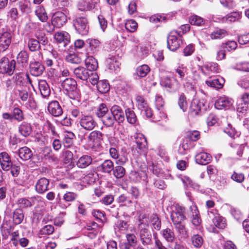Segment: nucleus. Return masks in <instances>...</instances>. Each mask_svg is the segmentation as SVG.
<instances>
[{
	"label": "nucleus",
	"mask_w": 249,
	"mask_h": 249,
	"mask_svg": "<svg viewBox=\"0 0 249 249\" xmlns=\"http://www.w3.org/2000/svg\"><path fill=\"white\" fill-rule=\"evenodd\" d=\"M185 212L184 207L177 205L173 208L171 213V218L175 229L179 234L184 236H187V234L184 222L186 219Z\"/></svg>",
	"instance_id": "1"
},
{
	"label": "nucleus",
	"mask_w": 249,
	"mask_h": 249,
	"mask_svg": "<svg viewBox=\"0 0 249 249\" xmlns=\"http://www.w3.org/2000/svg\"><path fill=\"white\" fill-rule=\"evenodd\" d=\"M62 88L68 92L70 98L78 100L80 97L79 90L77 89V82L73 78H67L62 83Z\"/></svg>",
	"instance_id": "2"
},
{
	"label": "nucleus",
	"mask_w": 249,
	"mask_h": 249,
	"mask_svg": "<svg viewBox=\"0 0 249 249\" xmlns=\"http://www.w3.org/2000/svg\"><path fill=\"white\" fill-rule=\"evenodd\" d=\"M29 54L24 50L21 51L18 54L15 60L17 71L22 72L25 70L28 65Z\"/></svg>",
	"instance_id": "3"
},
{
	"label": "nucleus",
	"mask_w": 249,
	"mask_h": 249,
	"mask_svg": "<svg viewBox=\"0 0 249 249\" xmlns=\"http://www.w3.org/2000/svg\"><path fill=\"white\" fill-rule=\"evenodd\" d=\"M15 60L9 61L8 58L3 57L0 60V73H7L9 75H12L14 71H17Z\"/></svg>",
	"instance_id": "4"
},
{
	"label": "nucleus",
	"mask_w": 249,
	"mask_h": 249,
	"mask_svg": "<svg viewBox=\"0 0 249 249\" xmlns=\"http://www.w3.org/2000/svg\"><path fill=\"white\" fill-rule=\"evenodd\" d=\"M181 35L177 31L171 32L167 37V47L172 51H176L179 47L182 41L180 39Z\"/></svg>",
	"instance_id": "5"
},
{
	"label": "nucleus",
	"mask_w": 249,
	"mask_h": 249,
	"mask_svg": "<svg viewBox=\"0 0 249 249\" xmlns=\"http://www.w3.org/2000/svg\"><path fill=\"white\" fill-rule=\"evenodd\" d=\"M80 125L84 129L91 131L96 126L97 123L91 115H82L79 121Z\"/></svg>",
	"instance_id": "6"
},
{
	"label": "nucleus",
	"mask_w": 249,
	"mask_h": 249,
	"mask_svg": "<svg viewBox=\"0 0 249 249\" xmlns=\"http://www.w3.org/2000/svg\"><path fill=\"white\" fill-rule=\"evenodd\" d=\"M73 26L79 34L86 35L89 32L87 19L83 17L76 18L73 20Z\"/></svg>",
	"instance_id": "7"
},
{
	"label": "nucleus",
	"mask_w": 249,
	"mask_h": 249,
	"mask_svg": "<svg viewBox=\"0 0 249 249\" xmlns=\"http://www.w3.org/2000/svg\"><path fill=\"white\" fill-rule=\"evenodd\" d=\"M110 111L118 124L122 123L124 121L125 111H124L120 106L116 105L112 106L110 108Z\"/></svg>",
	"instance_id": "8"
},
{
	"label": "nucleus",
	"mask_w": 249,
	"mask_h": 249,
	"mask_svg": "<svg viewBox=\"0 0 249 249\" xmlns=\"http://www.w3.org/2000/svg\"><path fill=\"white\" fill-rule=\"evenodd\" d=\"M13 162L9 155L6 152L0 153V165L4 171H8L11 168Z\"/></svg>",
	"instance_id": "9"
},
{
	"label": "nucleus",
	"mask_w": 249,
	"mask_h": 249,
	"mask_svg": "<svg viewBox=\"0 0 249 249\" xmlns=\"http://www.w3.org/2000/svg\"><path fill=\"white\" fill-rule=\"evenodd\" d=\"M52 23L56 26V28H60L67 22V16L62 12L58 11L53 14L52 17Z\"/></svg>",
	"instance_id": "10"
},
{
	"label": "nucleus",
	"mask_w": 249,
	"mask_h": 249,
	"mask_svg": "<svg viewBox=\"0 0 249 249\" xmlns=\"http://www.w3.org/2000/svg\"><path fill=\"white\" fill-rule=\"evenodd\" d=\"M11 34L7 32L0 35V52H3L8 48L11 43Z\"/></svg>",
	"instance_id": "11"
},
{
	"label": "nucleus",
	"mask_w": 249,
	"mask_h": 249,
	"mask_svg": "<svg viewBox=\"0 0 249 249\" xmlns=\"http://www.w3.org/2000/svg\"><path fill=\"white\" fill-rule=\"evenodd\" d=\"M139 237L143 245H149L152 244V235L148 229L140 228Z\"/></svg>",
	"instance_id": "12"
},
{
	"label": "nucleus",
	"mask_w": 249,
	"mask_h": 249,
	"mask_svg": "<svg viewBox=\"0 0 249 249\" xmlns=\"http://www.w3.org/2000/svg\"><path fill=\"white\" fill-rule=\"evenodd\" d=\"M48 110L54 117L60 116L63 114V109L57 101H53L49 104Z\"/></svg>",
	"instance_id": "13"
},
{
	"label": "nucleus",
	"mask_w": 249,
	"mask_h": 249,
	"mask_svg": "<svg viewBox=\"0 0 249 249\" xmlns=\"http://www.w3.org/2000/svg\"><path fill=\"white\" fill-rule=\"evenodd\" d=\"M45 70L44 66L39 62L34 61L30 64L31 73L35 76H38L42 74Z\"/></svg>",
	"instance_id": "14"
},
{
	"label": "nucleus",
	"mask_w": 249,
	"mask_h": 249,
	"mask_svg": "<svg viewBox=\"0 0 249 249\" xmlns=\"http://www.w3.org/2000/svg\"><path fill=\"white\" fill-rule=\"evenodd\" d=\"M49 180L45 178H40L36 184V190L39 194L44 193L49 189Z\"/></svg>",
	"instance_id": "15"
},
{
	"label": "nucleus",
	"mask_w": 249,
	"mask_h": 249,
	"mask_svg": "<svg viewBox=\"0 0 249 249\" xmlns=\"http://www.w3.org/2000/svg\"><path fill=\"white\" fill-rule=\"evenodd\" d=\"M203 104L198 99H194L190 104L189 107V112L192 116H196L199 114L201 111Z\"/></svg>",
	"instance_id": "16"
},
{
	"label": "nucleus",
	"mask_w": 249,
	"mask_h": 249,
	"mask_svg": "<svg viewBox=\"0 0 249 249\" xmlns=\"http://www.w3.org/2000/svg\"><path fill=\"white\" fill-rule=\"evenodd\" d=\"M54 38L57 42L63 43L64 47H66L70 42V36L65 31L57 32L54 34Z\"/></svg>",
	"instance_id": "17"
},
{
	"label": "nucleus",
	"mask_w": 249,
	"mask_h": 249,
	"mask_svg": "<svg viewBox=\"0 0 249 249\" xmlns=\"http://www.w3.org/2000/svg\"><path fill=\"white\" fill-rule=\"evenodd\" d=\"M232 100L227 97H219L215 102L214 106L218 109L229 107L232 105Z\"/></svg>",
	"instance_id": "18"
},
{
	"label": "nucleus",
	"mask_w": 249,
	"mask_h": 249,
	"mask_svg": "<svg viewBox=\"0 0 249 249\" xmlns=\"http://www.w3.org/2000/svg\"><path fill=\"white\" fill-rule=\"evenodd\" d=\"M89 71L83 67H78L74 69L73 73L77 78L82 80H87L89 77Z\"/></svg>",
	"instance_id": "19"
},
{
	"label": "nucleus",
	"mask_w": 249,
	"mask_h": 249,
	"mask_svg": "<svg viewBox=\"0 0 249 249\" xmlns=\"http://www.w3.org/2000/svg\"><path fill=\"white\" fill-rule=\"evenodd\" d=\"M191 211V218L192 224L196 227L199 226L201 223V219L199 216V213L196 205H192L190 207Z\"/></svg>",
	"instance_id": "20"
},
{
	"label": "nucleus",
	"mask_w": 249,
	"mask_h": 249,
	"mask_svg": "<svg viewBox=\"0 0 249 249\" xmlns=\"http://www.w3.org/2000/svg\"><path fill=\"white\" fill-rule=\"evenodd\" d=\"M18 131L19 133L22 136L28 137L32 131L31 124L26 122H23L19 125Z\"/></svg>",
	"instance_id": "21"
},
{
	"label": "nucleus",
	"mask_w": 249,
	"mask_h": 249,
	"mask_svg": "<svg viewBox=\"0 0 249 249\" xmlns=\"http://www.w3.org/2000/svg\"><path fill=\"white\" fill-rule=\"evenodd\" d=\"M92 161V159L89 155H85L81 156L76 162V165L79 168L83 169L90 165Z\"/></svg>",
	"instance_id": "22"
},
{
	"label": "nucleus",
	"mask_w": 249,
	"mask_h": 249,
	"mask_svg": "<svg viewBox=\"0 0 249 249\" xmlns=\"http://www.w3.org/2000/svg\"><path fill=\"white\" fill-rule=\"evenodd\" d=\"M211 156L205 152H201L196 156V162L202 165L208 164L211 161Z\"/></svg>",
	"instance_id": "23"
},
{
	"label": "nucleus",
	"mask_w": 249,
	"mask_h": 249,
	"mask_svg": "<svg viewBox=\"0 0 249 249\" xmlns=\"http://www.w3.org/2000/svg\"><path fill=\"white\" fill-rule=\"evenodd\" d=\"M18 154L19 158L23 160H30L33 156L32 151L27 146L20 148L18 150Z\"/></svg>",
	"instance_id": "24"
},
{
	"label": "nucleus",
	"mask_w": 249,
	"mask_h": 249,
	"mask_svg": "<svg viewBox=\"0 0 249 249\" xmlns=\"http://www.w3.org/2000/svg\"><path fill=\"white\" fill-rule=\"evenodd\" d=\"M38 87L40 93L43 97H47L50 95L51 93L50 89L45 80H40L38 82Z\"/></svg>",
	"instance_id": "25"
},
{
	"label": "nucleus",
	"mask_w": 249,
	"mask_h": 249,
	"mask_svg": "<svg viewBox=\"0 0 249 249\" xmlns=\"http://www.w3.org/2000/svg\"><path fill=\"white\" fill-rule=\"evenodd\" d=\"M103 134L99 131H93L88 136V140L90 142L97 144L102 140Z\"/></svg>",
	"instance_id": "26"
},
{
	"label": "nucleus",
	"mask_w": 249,
	"mask_h": 249,
	"mask_svg": "<svg viewBox=\"0 0 249 249\" xmlns=\"http://www.w3.org/2000/svg\"><path fill=\"white\" fill-rule=\"evenodd\" d=\"M101 171L105 173H110L114 169V163L110 160H105L99 167Z\"/></svg>",
	"instance_id": "27"
},
{
	"label": "nucleus",
	"mask_w": 249,
	"mask_h": 249,
	"mask_svg": "<svg viewBox=\"0 0 249 249\" xmlns=\"http://www.w3.org/2000/svg\"><path fill=\"white\" fill-rule=\"evenodd\" d=\"M109 112L107 105L105 103H102L99 105L95 109V115L96 116L102 119Z\"/></svg>",
	"instance_id": "28"
},
{
	"label": "nucleus",
	"mask_w": 249,
	"mask_h": 249,
	"mask_svg": "<svg viewBox=\"0 0 249 249\" xmlns=\"http://www.w3.org/2000/svg\"><path fill=\"white\" fill-rule=\"evenodd\" d=\"M85 64L87 69L90 71L96 70L98 67L97 60L92 56H89L86 59Z\"/></svg>",
	"instance_id": "29"
},
{
	"label": "nucleus",
	"mask_w": 249,
	"mask_h": 249,
	"mask_svg": "<svg viewBox=\"0 0 249 249\" xmlns=\"http://www.w3.org/2000/svg\"><path fill=\"white\" fill-rule=\"evenodd\" d=\"M101 120L103 124L107 127H112L116 122L110 112H109L106 115L101 119Z\"/></svg>",
	"instance_id": "30"
},
{
	"label": "nucleus",
	"mask_w": 249,
	"mask_h": 249,
	"mask_svg": "<svg viewBox=\"0 0 249 249\" xmlns=\"http://www.w3.org/2000/svg\"><path fill=\"white\" fill-rule=\"evenodd\" d=\"M224 83V80L222 77L206 81V84L208 86L218 89L223 87Z\"/></svg>",
	"instance_id": "31"
},
{
	"label": "nucleus",
	"mask_w": 249,
	"mask_h": 249,
	"mask_svg": "<svg viewBox=\"0 0 249 249\" xmlns=\"http://www.w3.org/2000/svg\"><path fill=\"white\" fill-rule=\"evenodd\" d=\"M24 216L23 211L20 209L15 210L13 213V221L15 225L20 224L23 220Z\"/></svg>",
	"instance_id": "32"
},
{
	"label": "nucleus",
	"mask_w": 249,
	"mask_h": 249,
	"mask_svg": "<svg viewBox=\"0 0 249 249\" xmlns=\"http://www.w3.org/2000/svg\"><path fill=\"white\" fill-rule=\"evenodd\" d=\"M36 16L41 22H46L48 19L47 14L43 7L37 6L35 11Z\"/></svg>",
	"instance_id": "33"
},
{
	"label": "nucleus",
	"mask_w": 249,
	"mask_h": 249,
	"mask_svg": "<svg viewBox=\"0 0 249 249\" xmlns=\"http://www.w3.org/2000/svg\"><path fill=\"white\" fill-rule=\"evenodd\" d=\"M86 42L89 45L91 53L94 54L98 51L100 44L98 40L93 38H89L87 40Z\"/></svg>",
	"instance_id": "34"
},
{
	"label": "nucleus",
	"mask_w": 249,
	"mask_h": 249,
	"mask_svg": "<svg viewBox=\"0 0 249 249\" xmlns=\"http://www.w3.org/2000/svg\"><path fill=\"white\" fill-rule=\"evenodd\" d=\"M163 237L168 242L172 243L175 239V235L173 231L169 228H166L161 231Z\"/></svg>",
	"instance_id": "35"
},
{
	"label": "nucleus",
	"mask_w": 249,
	"mask_h": 249,
	"mask_svg": "<svg viewBox=\"0 0 249 249\" xmlns=\"http://www.w3.org/2000/svg\"><path fill=\"white\" fill-rule=\"evenodd\" d=\"M96 88L102 94L107 92L110 89L109 83L105 80H100L96 85Z\"/></svg>",
	"instance_id": "36"
},
{
	"label": "nucleus",
	"mask_w": 249,
	"mask_h": 249,
	"mask_svg": "<svg viewBox=\"0 0 249 249\" xmlns=\"http://www.w3.org/2000/svg\"><path fill=\"white\" fill-rule=\"evenodd\" d=\"M129 227V224L127 222L119 220L115 223V230H118L121 233H124Z\"/></svg>",
	"instance_id": "37"
},
{
	"label": "nucleus",
	"mask_w": 249,
	"mask_h": 249,
	"mask_svg": "<svg viewBox=\"0 0 249 249\" xmlns=\"http://www.w3.org/2000/svg\"><path fill=\"white\" fill-rule=\"evenodd\" d=\"M150 68L147 65H142L136 69V73L140 77H144L147 75L150 71Z\"/></svg>",
	"instance_id": "38"
},
{
	"label": "nucleus",
	"mask_w": 249,
	"mask_h": 249,
	"mask_svg": "<svg viewBox=\"0 0 249 249\" xmlns=\"http://www.w3.org/2000/svg\"><path fill=\"white\" fill-rule=\"evenodd\" d=\"M14 120L18 122H22L24 119V115L22 110L18 107H15L12 110Z\"/></svg>",
	"instance_id": "39"
},
{
	"label": "nucleus",
	"mask_w": 249,
	"mask_h": 249,
	"mask_svg": "<svg viewBox=\"0 0 249 249\" xmlns=\"http://www.w3.org/2000/svg\"><path fill=\"white\" fill-rule=\"evenodd\" d=\"M126 116L127 122L131 124H134L136 122L137 117L134 112L130 108H127L125 110L124 116Z\"/></svg>",
	"instance_id": "40"
},
{
	"label": "nucleus",
	"mask_w": 249,
	"mask_h": 249,
	"mask_svg": "<svg viewBox=\"0 0 249 249\" xmlns=\"http://www.w3.org/2000/svg\"><path fill=\"white\" fill-rule=\"evenodd\" d=\"M113 176L117 178H122L125 174V169L121 165H117L112 170Z\"/></svg>",
	"instance_id": "41"
},
{
	"label": "nucleus",
	"mask_w": 249,
	"mask_h": 249,
	"mask_svg": "<svg viewBox=\"0 0 249 249\" xmlns=\"http://www.w3.org/2000/svg\"><path fill=\"white\" fill-rule=\"evenodd\" d=\"M240 18V14L238 12H234L228 14L225 17L223 18V21H228L230 22H235Z\"/></svg>",
	"instance_id": "42"
},
{
	"label": "nucleus",
	"mask_w": 249,
	"mask_h": 249,
	"mask_svg": "<svg viewBox=\"0 0 249 249\" xmlns=\"http://www.w3.org/2000/svg\"><path fill=\"white\" fill-rule=\"evenodd\" d=\"M213 222L215 227L221 229H224L226 225L224 218L219 215L215 216L213 219Z\"/></svg>",
	"instance_id": "43"
},
{
	"label": "nucleus",
	"mask_w": 249,
	"mask_h": 249,
	"mask_svg": "<svg viewBox=\"0 0 249 249\" xmlns=\"http://www.w3.org/2000/svg\"><path fill=\"white\" fill-rule=\"evenodd\" d=\"M54 227L51 225H47L41 228L39 232V236L42 237L41 235H48L52 234L54 232Z\"/></svg>",
	"instance_id": "44"
},
{
	"label": "nucleus",
	"mask_w": 249,
	"mask_h": 249,
	"mask_svg": "<svg viewBox=\"0 0 249 249\" xmlns=\"http://www.w3.org/2000/svg\"><path fill=\"white\" fill-rule=\"evenodd\" d=\"M78 7L81 11H88L95 8V5L92 6L90 4L89 2H87L86 0H82L79 2L78 4Z\"/></svg>",
	"instance_id": "45"
},
{
	"label": "nucleus",
	"mask_w": 249,
	"mask_h": 249,
	"mask_svg": "<svg viewBox=\"0 0 249 249\" xmlns=\"http://www.w3.org/2000/svg\"><path fill=\"white\" fill-rule=\"evenodd\" d=\"M66 60L68 63L75 64H79L82 61L81 58L75 53L70 54L67 55Z\"/></svg>",
	"instance_id": "46"
},
{
	"label": "nucleus",
	"mask_w": 249,
	"mask_h": 249,
	"mask_svg": "<svg viewBox=\"0 0 249 249\" xmlns=\"http://www.w3.org/2000/svg\"><path fill=\"white\" fill-rule=\"evenodd\" d=\"M193 245L196 248H200L203 243V239L199 234H195L191 237Z\"/></svg>",
	"instance_id": "47"
},
{
	"label": "nucleus",
	"mask_w": 249,
	"mask_h": 249,
	"mask_svg": "<svg viewBox=\"0 0 249 249\" xmlns=\"http://www.w3.org/2000/svg\"><path fill=\"white\" fill-rule=\"evenodd\" d=\"M116 201L119 203L123 204V205L129 206L132 204V200L130 198L124 194H122L118 196Z\"/></svg>",
	"instance_id": "48"
},
{
	"label": "nucleus",
	"mask_w": 249,
	"mask_h": 249,
	"mask_svg": "<svg viewBox=\"0 0 249 249\" xmlns=\"http://www.w3.org/2000/svg\"><path fill=\"white\" fill-rule=\"evenodd\" d=\"M152 225L154 229L159 231L161 228V221L157 214H153L151 217Z\"/></svg>",
	"instance_id": "49"
},
{
	"label": "nucleus",
	"mask_w": 249,
	"mask_h": 249,
	"mask_svg": "<svg viewBox=\"0 0 249 249\" xmlns=\"http://www.w3.org/2000/svg\"><path fill=\"white\" fill-rule=\"evenodd\" d=\"M28 46L29 50L32 52L37 51L40 48V44L37 40L34 38H31L29 40Z\"/></svg>",
	"instance_id": "50"
},
{
	"label": "nucleus",
	"mask_w": 249,
	"mask_h": 249,
	"mask_svg": "<svg viewBox=\"0 0 249 249\" xmlns=\"http://www.w3.org/2000/svg\"><path fill=\"white\" fill-rule=\"evenodd\" d=\"M189 22L192 25L201 26L204 24V19L200 17L193 15L190 17Z\"/></svg>",
	"instance_id": "51"
},
{
	"label": "nucleus",
	"mask_w": 249,
	"mask_h": 249,
	"mask_svg": "<svg viewBox=\"0 0 249 249\" xmlns=\"http://www.w3.org/2000/svg\"><path fill=\"white\" fill-rule=\"evenodd\" d=\"M136 101L137 102V106L139 109L142 111L147 106H148L147 102L144 100V98L140 95H137L136 97Z\"/></svg>",
	"instance_id": "52"
},
{
	"label": "nucleus",
	"mask_w": 249,
	"mask_h": 249,
	"mask_svg": "<svg viewBox=\"0 0 249 249\" xmlns=\"http://www.w3.org/2000/svg\"><path fill=\"white\" fill-rule=\"evenodd\" d=\"M18 73H16L15 75L13 76V79H14V82L17 86H19L20 87L24 86L25 85V79L23 77H22L21 72L18 71Z\"/></svg>",
	"instance_id": "53"
},
{
	"label": "nucleus",
	"mask_w": 249,
	"mask_h": 249,
	"mask_svg": "<svg viewBox=\"0 0 249 249\" xmlns=\"http://www.w3.org/2000/svg\"><path fill=\"white\" fill-rule=\"evenodd\" d=\"M178 105L183 111H185L187 108V102L186 98L183 94H181L179 97Z\"/></svg>",
	"instance_id": "54"
},
{
	"label": "nucleus",
	"mask_w": 249,
	"mask_h": 249,
	"mask_svg": "<svg viewBox=\"0 0 249 249\" xmlns=\"http://www.w3.org/2000/svg\"><path fill=\"white\" fill-rule=\"evenodd\" d=\"M226 34L224 30L217 29L214 31L211 35V37L213 39H219L224 37Z\"/></svg>",
	"instance_id": "55"
},
{
	"label": "nucleus",
	"mask_w": 249,
	"mask_h": 249,
	"mask_svg": "<svg viewBox=\"0 0 249 249\" xmlns=\"http://www.w3.org/2000/svg\"><path fill=\"white\" fill-rule=\"evenodd\" d=\"M166 114L162 107L157 108V111L154 113L153 119L155 121H160V119L165 118Z\"/></svg>",
	"instance_id": "56"
},
{
	"label": "nucleus",
	"mask_w": 249,
	"mask_h": 249,
	"mask_svg": "<svg viewBox=\"0 0 249 249\" xmlns=\"http://www.w3.org/2000/svg\"><path fill=\"white\" fill-rule=\"evenodd\" d=\"M231 147L234 149V151L236 153V155L241 157L242 156L243 151L245 149V146L244 144H231Z\"/></svg>",
	"instance_id": "57"
},
{
	"label": "nucleus",
	"mask_w": 249,
	"mask_h": 249,
	"mask_svg": "<svg viewBox=\"0 0 249 249\" xmlns=\"http://www.w3.org/2000/svg\"><path fill=\"white\" fill-rule=\"evenodd\" d=\"M237 43L234 41H229L225 43H222L221 48L226 49L228 51L235 50L237 48Z\"/></svg>",
	"instance_id": "58"
},
{
	"label": "nucleus",
	"mask_w": 249,
	"mask_h": 249,
	"mask_svg": "<svg viewBox=\"0 0 249 249\" xmlns=\"http://www.w3.org/2000/svg\"><path fill=\"white\" fill-rule=\"evenodd\" d=\"M137 27V23L134 20H129L125 24V29L130 32H134Z\"/></svg>",
	"instance_id": "59"
},
{
	"label": "nucleus",
	"mask_w": 249,
	"mask_h": 249,
	"mask_svg": "<svg viewBox=\"0 0 249 249\" xmlns=\"http://www.w3.org/2000/svg\"><path fill=\"white\" fill-rule=\"evenodd\" d=\"M126 241L129 243L131 246L134 247L137 244V239L135 234L133 233H128L126 234Z\"/></svg>",
	"instance_id": "60"
},
{
	"label": "nucleus",
	"mask_w": 249,
	"mask_h": 249,
	"mask_svg": "<svg viewBox=\"0 0 249 249\" xmlns=\"http://www.w3.org/2000/svg\"><path fill=\"white\" fill-rule=\"evenodd\" d=\"M89 75L88 78L89 79V82L92 85H96L99 81V76L96 72L93 71H89Z\"/></svg>",
	"instance_id": "61"
},
{
	"label": "nucleus",
	"mask_w": 249,
	"mask_h": 249,
	"mask_svg": "<svg viewBox=\"0 0 249 249\" xmlns=\"http://www.w3.org/2000/svg\"><path fill=\"white\" fill-rule=\"evenodd\" d=\"M199 132L196 130L190 131L187 132V137L192 141H196L199 139Z\"/></svg>",
	"instance_id": "62"
},
{
	"label": "nucleus",
	"mask_w": 249,
	"mask_h": 249,
	"mask_svg": "<svg viewBox=\"0 0 249 249\" xmlns=\"http://www.w3.org/2000/svg\"><path fill=\"white\" fill-rule=\"evenodd\" d=\"M15 225V224L13 221H5L3 224L2 228L4 230L6 231L8 233H10L14 230Z\"/></svg>",
	"instance_id": "63"
},
{
	"label": "nucleus",
	"mask_w": 249,
	"mask_h": 249,
	"mask_svg": "<svg viewBox=\"0 0 249 249\" xmlns=\"http://www.w3.org/2000/svg\"><path fill=\"white\" fill-rule=\"evenodd\" d=\"M8 18H11V20H16L18 18V11L16 8H11L7 12Z\"/></svg>",
	"instance_id": "64"
}]
</instances>
